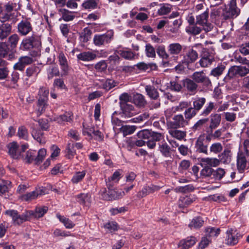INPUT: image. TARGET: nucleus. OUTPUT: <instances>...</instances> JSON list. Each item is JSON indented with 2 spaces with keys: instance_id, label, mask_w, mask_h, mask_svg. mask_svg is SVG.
<instances>
[{
  "instance_id": "nucleus-1",
  "label": "nucleus",
  "mask_w": 249,
  "mask_h": 249,
  "mask_svg": "<svg viewBox=\"0 0 249 249\" xmlns=\"http://www.w3.org/2000/svg\"><path fill=\"white\" fill-rule=\"evenodd\" d=\"M41 45L40 37L36 34L24 38L20 45V49L29 51L33 49H38Z\"/></svg>"
},
{
  "instance_id": "nucleus-2",
  "label": "nucleus",
  "mask_w": 249,
  "mask_h": 249,
  "mask_svg": "<svg viewBox=\"0 0 249 249\" xmlns=\"http://www.w3.org/2000/svg\"><path fill=\"white\" fill-rule=\"evenodd\" d=\"M5 213L12 218L15 225H19L25 221L29 220L32 215L33 214V211H25L22 214H19L17 211L10 210L5 211Z\"/></svg>"
},
{
  "instance_id": "nucleus-3",
  "label": "nucleus",
  "mask_w": 249,
  "mask_h": 249,
  "mask_svg": "<svg viewBox=\"0 0 249 249\" xmlns=\"http://www.w3.org/2000/svg\"><path fill=\"white\" fill-rule=\"evenodd\" d=\"M46 155L45 149H40L37 153L35 150H30L26 153L24 160L26 162L31 163L34 161L35 164H39L41 163Z\"/></svg>"
},
{
  "instance_id": "nucleus-4",
  "label": "nucleus",
  "mask_w": 249,
  "mask_h": 249,
  "mask_svg": "<svg viewBox=\"0 0 249 249\" xmlns=\"http://www.w3.org/2000/svg\"><path fill=\"white\" fill-rule=\"evenodd\" d=\"M107 186L108 189L107 193L105 188L100 192L102 198L105 200L120 199L125 195L124 191L113 189V187L110 183L107 184Z\"/></svg>"
},
{
  "instance_id": "nucleus-5",
  "label": "nucleus",
  "mask_w": 249,
  "mask_h": 249,
  "mask_svg": "<svg viewBox=\"0 0 249 249\" xmlns=\"http://www.w3.org/2000/svg\"><path fill=\"white\" fill-rule=\"evenodd\" d=\"M113 37V33L108 31L101 35H95L93 37V43L96 46H104L109 43Z\"/></svg>"
},
{
  "instance_id": "nucleus-6",
  "label": "nucleus",
  "mask_w": 249,
  "mask_h": 249,
  "mask_svg": "<svg viewBox=\"0 0 249 249\" xmlns=\"http://www.w3.org/2000/svg\"><path fill=\"white\" fill-rule=\"evenodd\" d=\"M209 17L208 10L205 11L202 14L196 16V23L203 26V29L206 32H208L213 29V25L211 23L208 22Z\"/></svg>"
},
{
  "instance_id": "nucleus-7",
  "label": "nucleus",
  "mask_w": 249,
  "mask_h": 249,
  "mask_svg": "<svg viewBox=\"0 0 249 249\" xmlns=\"http://www.w3.org/2000/svg\"><path fill=\"white\" fill-rule=\"evenodd\" d=\"M197 84L201 83L204 86L208 87L212 86V82L210 78L206 75V73L203 71H195L191 76Z\"/></svg>"
},
{
  "instance_id": "nucleus-8",
  "label": "nucleus",
  "mask_w": 249,
  "mask_h": 249,
  "mask_svg": "<svg viewBox=\"0 0 249 249\" xmlns=\"http://www.w3.org/2000/svg\"><path fill=\"white\" fill-rule=\"evenodd\" d=\"M18 32L22 36H26L33 32L31 23L27 19L22 20L17 26Z\"/></svg>"
},
{
  "instance_id": "nucleus-9",
  "label": "nucleus",
  "mask_w": 249,
  "mask_h": 249,
  "mask_svg": "<svg viewBox=\"0 0 249 249\" xmlns=\"http://www.w3.org/2000/svg\"><path fill=\"white\" fill-rule=\"evenodd\" d=\"M188 124V121L184 119L182 115H177L173 117L172 121L168 122L167 124L170 128L183 127Z\"/></svg>"
},
{
  "instance_id": "nucleus-10",
  "label": "nucleus",
  "mask_w": 249,
  "mask_h": 249,
  "mask_svg": "<svg viewBox=\"0 0 249 249\" xmlns=\"http://www.w3.org/2000/svg\"><path fill=\"white\" fill-rule=\"evenodd\" d=\"M182 84L190 95H194L197 92L198 85L193 79L186 78L182 80Z\"/></svg>"
},
{
  "instance_id": "nucleus-11",
  "label": "nucleus",
  "mask_w": 249,
  "mask_h": 249,
  "mask_svg": "<svg viewBox=\"0 0 249 249\" xmlns=\"http://www.w3.org/2000/svg\"><path fill=\"white\" fill-rule=\"evenodd\" d=\"M16 5V3H13L10 2H8L4 5V13L1 17V19L3 21H8L13 18L14 15L13 12Z\"/></svg>"
},
{
  "instance_id": "nucleus-12",
  "label": "nucleus",
  "mask_w": 249,
  "mask_h": 249,
  "mask_svg": "<svg viewBox=\"0 0 249 249\" xmlns=\"http://www.w3.org/2000/svg\"><path fill=\"white\" fill-rule=\"evenodd\" d=\"M7 148L9 154L13 159H18L21 157V152L16 142L9 143L7 145Z\"/></svg>"
},
{
  "instance_id": "nucleus-13",
  "label": "nucleus",
  "mask_w": 249,
  "mask_h": 249,
  "mask_svg": "<svg viewBox=\"0 0 249 249\" xmlns=\"http://www.w3.org/2000/svg\"><path fill=\"white\" fill-rule=\"evenodd\" d=\"M120 107L123 115L124 117L130 118L136 115L138 113L135 107L130 104L122 105Z\"/></svg>"
},
{
  "instance_id": "nucleus-14",
  "label": "nucleus",
  "mask_w": 249,
  "mask_h": 249,
  "mask_svg": "<svg viewBox=\"0 0 249 249\" xmlns=\"http://www.w3.org/2000/svg\"><path fill=\"white\" fill-rule=\"evenodd\" d=\"M183 49L182 46L179 43H172L167 47V52L169 54V56L171 55L174 58L179 55Z\"/></svg>"
},
{
  "instance_id": "nucleus-15",
  "label": "nucleus",
  "mask_w": 249,
  "mask_h": 249,
  "mask_svg": "<svg viewBox=\"0 0 249 249\" xmlns=\"http://www.w3.org/2000/svg\"><path fill=\"white\" fill-rule=\"evenodd\" d=\"M58 59L61 69V75H67L69 71V67L67 59L63 53L61 52L59 53Z\"/></svg>"
},
{
  "instance_id": "nucleus-16",
  "label": "nucleus",
  "mask_w": 249,
  "mask_h": 249,
  "mask_svg": "<svg viewBox=\"0 0 249 249\" xmlns=\"http://www.w3.org/2000/svg\"><path fill=\"white\" fill-rule=\"evenodd\" d=\"M183 63L189 65L195 62L198 58V53L193 49H189L183 56Z\"/></svg>"
},
{
  "instance_id": "nucleus-17",
  "label": "nucleus",
  "mask_w": 249,
  "mask_h": 249,
  "mask_svg": "<svg viewBox=\"0 0 249 249\" xmlns=\"http://www.w3.org/2000/svg\"><path fill=\"white\" fill-rule=\"evenodd\" d=\"M12 25L8 23H2L0 25V39H6L12 32Z\"/></svg>"
},
{
  "instance_id": "nucleus-18",
  "label": "nucleus",
  "mask_w": 249,
  "mask_h": 249,
  "mask_svg": "<svg viewBox=\"0 0 249 249\" xmlns=\"http://www.w3.org/2000/svg\"><path fill=\"white\" fill-rule=\"evenodd\" d=\"M7 56L9 59H12L14 57V54L10 52L9 46L7 43L0 42V56L5 58Z\"/></svg>"
},
{
  "instance_id": "nucleus-19",
  "label": "nucleus",
  "mask_w": 249,
  "mask_h": 249,
  "mask_svg": "<svg viewBox=\"0 0 249 249\" xmlns=\"http://www.w3.org/2000/svg\"><path fill=\"white\" fill-rule=\"evenodd\" d=\"M204 136H200L196 141L195 147L197 152L207 154L208 153L207 145L204 144Z\"/></svg>"
},
{
  "instance_id": "nucleus-20",
  "label": "nucleus",
  "mask_w": 249,
  "mask_h": 249,
  "mask_svg": "<svg viewBox=\"0 0 249 249\" xmlns=\"http://www.w3.org/2000/svg\"><path fill=\"white\" fill-rule=\"evenodd\" d=\"M72 119L73 116L71 112H65L62 115L54 117L52 119L59 124H65L66 122H71L72 121Z\"/></svg>"
},
{
  "instance_id": "nucleus-21",
  "label": "nucleus",
  "mask_w": 249,
  "mask_h": 249,
  "mask_svg": "<svg viewBox=\"0 0 249 249\" xmlns=\"http://www.w3.org/2000/svg\"><path fill=\"white\" fill-rule=\"evenodd\" d=\"M196 239L194 236L188 237L186 239L181 240L179 244L178 247L182 249H188L196 243Z\"/></svg>"
},
{
  "instance_id": "nucleus-22",
  "label": "nucleus",
  "mask_w": 249,
  "mask_h": 249,
  "mask_svg": "<svg viewBox=\"0 0 249 249\" xmlns=\"http://www.w3.org/2000/svg\"><path fill=\"white\" fill-rule=\"evenodd\" d=\"M159 150L162 155L165 158L171 157L172 150L167 143L163 141L159 145Z\"/></svg>"
},
{
  "instance_id": "nucleus-23",
  "label": "nucleus",
  "mask_w": 249,
  "mask_h": 249,
  "mask_svg": "<svg viewBox=\"0 0 249 249\" xmlns=\"http://www.w3.org/2000/svg\"><path fill=\"white\" fill-rule=\"evenodd\" d=\"M77 201L81 205L89 206L91 202V195L89 193H81L75 196Z\"/></svg>"
},
{
  "instance_id": "nucleus-24",
  "label": "nucleus",
  "mask_w": 249,
  "mask_h": 249,
  "mask_svg": "<svg viewBox=\"0 0 249 249\" xmlns=\"http://www.w3.org/2000/svg\"><path fill=\"white\" fill-rule=\"evenodd\" d=\"M39 70L37 66L32 65L28 67L25 71V76L27 77L25 79V81L26 84H30L28 83V81L30 77L35 76H36L39 73Z\"/></svg>"
},
{
  "instance_id": "nucleus-25",
  "label": "nucleus",
  "mask_w": 249,
  "mask_h": 249,
  "mask_svg": "<svg viewBox=\"0 0 249 249\" xmlns=\"http://www.w3.org/2000/svg\"><path fill=\"white\" fill-rule=\"evenodd\" d=\"M249 72V64L234 66V74L244 76Z\"/></svg>"
},
{
  "instance_id": "nucleus-26",
  "label": "nucleus",
  "mask_w": 249,
  "mask_h": 249,
  "mask_svg": "<svg viewBox=\"0 0 249 249\" xmlns=\"http://www.w3.org/2000/svg\"><path fill=\"white\" fill-rule=\"evenodd\" d=\"M44 194V191L42 189H36L32 192L27 193L23 196V198L26 201L36 199L38 196Z\"/></svg>"
},
{
  "instance_id": "nucleus-27",
  "label": "nucleus",
  "mask_w": 249,
  "mask_h": 249,
  "mask_svg": "<svg viewBox=\"0 0 249 249\" xmlns=\"http://www.w3.org/2000/svg\"><path fill=\"white\" fill-rule=\"evenodd\" d=\"M79 60L84 61H89L94 60L96 57V55L90 52H84L77 55Z\"/></svg>"
},
{
  "instance_id": "nucleus-28",
  "label": "nucleus",
  "mask_w": 249,
  "mask_h": 249,
  "mask_svg": "<svg viewBox=\"0 0 249 249\" xmlns=\"http://www.w3.org/2000/svg\"><path fill=\"white\" fill-rule=\"evenodd\" d=\"M204 221L200 216L194 217L188 225V227L191 229H198L201 228L204 224Z\"/></svg>"
},
{
  "instance_id": "nucleus-29",
  "label": "nucleus",
  "mask_w": 249,
  "mask_h": 249,
  "mask_svg": "<svg viewBox=\"0 0 249 249\" xmlns=\"http://www.w3.org/2000/svg\"><path fill=\"white\" fill-rule=\"evenodd\" d=\"M214 58L209 55L204 54L199 60V64L201 67L206 68L210 66L214 61Z\"/></svg>"
},
{
  "instance_id": "nucleus-30",
  "label": "nucleus",
  "mask_w": 249,
  "mask_h": 249,
  "mask_svg": "<svg viewBox=\"0 0 249 249\" xmlns=\"http://www.w3.org/2000/svg\"><path fill=\"white\" fill-rule=\"evenodd\" d=\"M134 104L139 107H143L146 104L144 97L141 94L136 93L133 97Z\"/></svg>"
},
{
  "instance_id": "nucleus-31",
  "label": "nucleus",
  "mask_w": 249,
  "mask_h": 249,
  "mask_svg": "<svg viewBox=\"0 0 249 249\" xmlns=\"http://www.w3.org/2000/svg\"><path fill=\"white\" fill-rule=\"evenodd\" d=\"M177 129V128H170V129L169 130L168 132L172 137L178 140H181L186 137V132Z\"/></svg>"
},
{
  "instance_id": "nucleus-32",
  "label": "nucleus",
  "mask_w": 249,
  "mask_h": 249,
  "mask_svg": "<svg viewBox=\"0 0 249 249\" xmlns=\"http://www.w3.org/2000/svg\"><path fill=\"white\" fill-rule=\"evenodd\" d=\"M115 53L120 54L123 58L126 60H131L134 59L135 54L130 50H116Z\"/></svg>"
},
{
  "instance_id": "nucleus-33",
  "label": "nucleus",
  "mask_w": 249,
  "mask_h": 249,
  "mask_svg": "<svg viewBox=\"0 0 249 249\" xmlns=\"http://www.w3.org/2000/svg\"><path fill=\"white\" fill-rule=\"evenodd\" d=\"M59 11L62 15V18L59 19V20L62 19L65 21H69L72 20L75 18V16L72 14V12L67 9H60Z\"/></svg>"
},
{
  "instance_id": "nucleus-34",
  "label": "nucleus",
  "mask_w": 249,
  "mask_h": 249,
  "mask_svg": "<svg viewBox=\"0 0 249 249\" xmlns=\"http://www.w3.org/2000/svg\"><path fill=\"white\" fill-rule=\"evenodd\" d=\"M200 161L202 162L201 165H209L210 166L215 167L218 166L220 163L219 160L216 158H201Z\"/></svg>"
},
{
  "instance_id": "nucleus-35",
  "label": "nucleus",
  "mask_w": 249,
  "mask_h": 249,
  "mask_svg": "<svg viewBox=\"0 0 249 249\" xmlns=\"http://www.w3.org/2000/svg\"><path fill=\"white\" fill-rule=\"evenodd\" d=\"M145 89L147 95L151 98L156 100L159 97V92L154 86L146 85Z\"/></svg>"
},
{
  "instance_id": "nucleus-36",
  "label": "nucleus",
  "mask_w": 249,
  "mask_h": 249,
  "mask_svg": "<svg viewBox=\"0 0 249 249\" xmlns=\"http://www.w3.org/2000/svg\"><path fill=\"white\" fill-rule=\"evenodd\" d=\"M32 135L40 143H44L45 142V138L43 137V133L41 130L33 128L32 131Z\"/></svg>"
},
{
  "instance_id": "nucleus-37",
  "label": "nucleus",
  "mask_w": 249,
  "mask_h": 249,
  "mask_svg": "<svg viewBox=\"0 0 249 249\" xmlns=\"http://www.w3.org/2000/svg\"><path fill=\"white\" fill-rule=\"evenodd\" d=\"M156 52L158 55L162 59L168 60L169 58V54L168 52H166L164 45H158L156 48Z\"/></svg>"
},
{
  "instance_id": "nucleus-38",
  "label": "nucleus",
  "mask_w": 249,
  "mask_h": 249,
  "mask_svg": "<svg viewBox=\"0 0 249 249\" xmlns=\"http://www.w3.org/2000/svg\"><path fill=\"white\" fill-rule=\"evenodd\" d=\"M100 0H87L82 4V6L85 9H94L97 8Z\"/></svg>"
},
{
  "instance_id": "nucleus-39",
  "label": "nucleus",
  "mask_w": 249,
  "mask_h": 249,
  "mask_svg": "<svg viewBox=\"0 0 249 249\" xmlns=\"http://www.w3.org/2000/svg\"><path fill=\"white\" fill-rule=\"evenodd\" d=\"M19 40V36L17 34H14L9 36L8 39L9 46L12 49H15Z\"/></svg>"
},
{
  "instance_id": "nucleus-40",
  "label": "nucleus",
  "mask_w": 249,
  "mask_h": 249,
  "mask_svg": "<svg viewBox=\"0 0 249 249\" xmlns=\"http://www.w3.org/2000/svg\"><path fill=\"white\" fill-rule=\"evenodd\" d=\"M246 165V160L242 153L238 154L237 159V167L239 171L244 169Z\"/></svg>"
},
{
  "instance_id": "nucleus-41",
  "label": "nucleus",
  "mask_w": 249,
  "mask_h": 249,
  "mask_svg": "<svg viewBox=\"0 0 249 249\" xmlns=\"http://www.w3.org/2000/svg\"><path fill=\"white\" fill-rule=\"evenodd\" d=\"M119 105H124L128 104V102H131L132 98L131 96L127 93L124 92L121 94L119 98Z\"/></svg>"
},
{
  "instance_id": "nucleus-42",
  "label": "nucleus",
  "mask_w": 249,
  "mask_h": 249,
  "mask_svg": "<svg viewBox=\"0 0 249 249\" xmlns=\"http://www.w3.org/2000/svg\"><path fill=\"white\" fill-rule=\"evenodd\" d=\"M91 35L92 31L90 29L87 27L84 28L80 35L81 40L83 42H87L91 38Z\"/></svg>"
},
{
  "instance_id": "nucleus-43",
  "label": "nucleus",
  "mask_w": 249,
  "mask_h": 249,
  "mask_svg": "<svg viewBox=\"0 0 249 249\" xmlns=\"http://www.w3.org/2000/svg\"><path fill=\"white\" fill-rule=\"evenodd\" d=\"M47 100L42 99L41 98H39L37 103V115H40L43 112H44L47 107L48 105L47 104Z\"/></svg>"
},
{
  "instance_id": "nucleus-44",
  "label": "nucleus",
  "mask_w": 249,
  "mask_h": 249,
  "mask_svg": "<svg viewBox=\"0 0 249 249\" xmlns=\"http://www.w3.org/2000/svg\"><path fill=\"white\" fill-rule=\"evenodd\" d=\"M206 99L204 97L197 98L193 102V107L196 111L200 110L202 108L205 103H206Z\"/></svg>"
},
{
  "instance_id": "nucleus-45",
  "label": "nucleus",
  "mask_w": 249,
  "mask_h": 249,
  "mask_svg": "<svg viewBox=\"0 0 249 249\" xmlns=\"http://www.w3.org/2000/svg\"><path fill=\"white\" fill-rule=\"evenodd\" d=\"M221 121V116L219 114H215L211 116V122L210 125V128L215 129L220 124Z\"/></svg>"
},
{
  "instance_id": "nucleus-46",
  "label": "nucleus",
  "mask_w": 249,
  "mask_h": 249,
  "mask_svg": "<svg viewBox=\"0 0 249 249\" xmlns=\"http://www.w3.org/2000/svg\"><path fill=\"white\" fill-rule=\"evenodd\" d=\"M205 232L207 236H216L219 234L220 229L214 227H208L205 229Z\"/></svg>"
},
{
  "instance_id": "nucleus-47",
  "label": "nucleus",
  "mask_w": 249,
  "mask_h": 249,
  "mask_svg": "<svg viewBox=\"0 0 249 249\" xmlns=\"http://www.w3.org/2000/svg\"><path fill=\"white\" fill-rule=\"evenodd\" d=\"M231 151L228 149H226L219 157L223 162L229 163L231 160Z\"/></svg>"
},
{
  "instance_id": "nucleus-48",
  "label": "nucleus",
  "mask_w": 249,
  "mask_h": 249,
  "mask_svg": "<svg viewBox=\"0 0 249 249\" xmlns=\"http://www.w3.org/2000/svg\"><path fill=\"white\" fill-rule=\"evenodd\" d=\"M48 210V208L46 206H42L37 207L36 209L35 212H33V214L32 216H34L36 218H40L44 215V214L47 213Z\"/></svg>"
},
{
  "instance_id": "nucleus-49",
  "label": "nucleus",
  "mask_w": 249,
  "mask_h": 249,
  "mask_svg": "<svg viewBox=\"0 0 249 249\" xmlns=\"http://www.w3.org/2000/svg\"><path fill=\"white\" fill-rule=\"evenodd\" d=\"M225 173V172L224 169L221 168H218L215 170L213 169L212 178L216 180H220L224 175Z\"/></svg>"
},
{
  "instance_id": "nucleus-50",
  "label": "nucleus",
  "mask_w": 249,
  "mask_h": 249,
  "mask_svg": "<svg viewBox=\"0 0 249 249\" xmlns=\"http://www.w3.org/2000/svg\"><path fill=\"white\" fill-rule=\"evenodd\" d=\"M233 242V230L231 228L229 229L226 232L225 236V244L231 245Z\"/></svg>"
},
{
  "instance_id": "nucleus-51",
  "label": "nucleus",
  "mask_w": 249,
  "mask_h": 249,
  "mask_svg": "<svg viewBox=\"0 0 249 249\" xmlns=\"http://www.w3.org/2000/svg\"><path fill=\"white\" fill-rule=\"evenodd\" d=\"M178 77H176L175 80L171 81L170 83V89L172 90H174L175 91L179 92L182 89L181 85L178 83Z\"/></svg>"
},
{
  "instance_id": "nucleus-52",
  "label": "nucleus",
  "mask_w": 249,
  "mask_h": 249,
  "mask_svg": "<svg viewBox=\"0 0 249 249\" xmlns=\"http://www.w3.org/2000/svg\"><path fill=\"white\" fill-rule=\"evenodd\" d=\"M135 126L123 125L121 128V131L124 135H127L132 134L136 130Z\"/></svg>"
},
{
  "instance_id": "nucleus-53",
  "label": "nucleus",
  "mask_w": 249,
  "mask_h": 249,
  "mask_svg": "<svg viewBox=\"0 0 249 249\" xmlns=\"http://www.w3.org/2000/svg\"><path fill=\"white\" fill-rule=\"evenodd\" d=\"M145 52L147 57L152 58L156 57L155 49L150 44H147L146 45Z\"/></svg>"
},
{
  "instance_id": "nucleus-54",
  "label": "nucleus",
  "mask_w": 249,
  "mask_h": 249,
  "mask_svg": "<svg viewBox=\"0 0 249 249\" xmlns=\"http://www.w3.org/2000/svg\"><path fill=\"white\" fill-rule=\"evenodd\" d=\"M10 183L9 181L4 180L0 182V195L8 192Z\"/></svg>"
},
{
  "instance_id": "nucleus-55",
  "label": "nucleus",
  "mask_w": 249,
  "mask_h": 249,
  "mask_svg": "<svg viewBox=\"0 0 249 249\" xmlns=\"http://www.w3.org/2000/svg\"><path fill=\"white\" fill-rule=\"evenodd\" d=\"M196 200V197L193 196H187L182 197L180 199V201L182 202L183 207H186Z\"/></svg>"
},
{
  "instance_id": "nucleus-56",
  "label": "nucleus",
  "mask_w": 249,
  "mask_h": 249,
  "mask_svg": "<svg viewBox=\"0 0 249 249\" xmlns=\"http://www.w3.org/2000/svg\"><path fill=\"white\" fill-rule=\"evenodd\" d=\"M202 29L200 27H197L196 24L190 26L187 28L186 31L193 35L196 36L200 33Z\"/></svg>"
},
{
  "instance_id": "nucleus-57",
  "label": "nucleus",
  "mask_w": 249,
  "mask_h": 249,
  "mask_svg": "<svg viewBox=\"0 0 249 249\" xmlns=\"http://www.w3.org/2000/svg\"><path fill=\"white\" fill-rule=\"evenodd\" d=\"M196 110L192 107L188 108L184 112L185 119L190 120L196 114Z\"/></svg>"
},
{
  "instance_id": "nucleus-58",
  "label": "nucleus",
  "mask_w": 249,
  "mask_h": 249,
  "mask_svg": "<svg viewBox=\"0 0 249 249\" xmlns=\"http://www.w3.org/2000/svg\"><path fill=\"white\" fill-rule=\"evenodd\" d=\"M116 82L111 79H108L103 84V88L106 90H108L116 86Z\"/></svg>"
},
{
  "instance_id": "nucleus-59",
  "label": "nucleus",
  "mask_w": 249,
  "mask_h": 249,
  "mask_svg": "<svg viewBox=\"0 0 249 249\" xmlns=\"http://www.w3.org/2000/svg\"><path fill=\"white\" fill-rule=\"evenodd\" d=\"M225 66L221 65L220 66H217L216 68L213 69L211 72V75L215 76L218 77L220 76L225 70Z\"/></svg>"
},
{
  "instance_id": "nucleus-60",
  "label": "nucleus",
  "mask_w": 249,
  "mask_h": 249,
  "mask_svg": "<svg viewBox=\"0 0 249 249\" xmlns=\"http://www.w3.org/2000/svg\"><path fill=\"white\" fill-rule=\"evenodd\" d=\"M86 173L85 171L79 172L73 176L71 179V181L73 183H77L81 181L85 176Z\"/></svg>"
},
{
  "instance_id": "nucleus-61",
  "label": "nucleus",
  "mask_w": 249,
  "mask_h": 249,
  "mask_svg": "<svg viewBox=\"0 0 249 249\" xmlns=\"http://www.w3.org/2000/svg\"><path fill=\"white\" fill-rule=\"evenodd\" d=\"M94 68L97 71L102 72L106 70L107 64L105 61L102 60L97 63Z\"/></svg>"
},
{
  "instance_id": "nucleus-62",
  "label": "nucleus",
  "mask_w": 249,
  "mask_h": 249,
  "mask_svg": "<svg viewBox=\"0 0 249 249\" xmlns=\"http://www.w3.org/2000/svg\"><path fill=\"white\" fill-rule=\"evenodd\" d=\"M214 107V105L213 102H210L206 106L205 108L201 113V115L206 116L208 115Z\"/></svg>"
},
{
  "instance_id": "nucleus-63",
  "label": "nucleus",
  "mask_w": 249,
  "mask_h": 249,
  "mask_svg": "<svg viewBox=\"0 0 249 249\" xmlns=\"http://www.w3.org/2000/svg\"><path fill=\"white\" fill-rule=\"evenodd\" d=\"M59 75V71L57 67H53L49 69L48 74V78L49 79L53 78L54 76H57Z\"/></svg>"
},
{
  "instance_id": "nucleus-64",
  "label": "nucleus",
  "mask_w": 249,
  "mask_h": 249,
  "mask_svg": "<svg viewBox=\"0 0 249 249\" xmlns=\"http://www.w3.org/2000/svg\"><path fill=\"white\" fill-rule=\"evenodd\" d=\"M171 10V7L169 5L164 4L158 10V13L160 15H166L170 12Z\"/></svg>"
}]
</instances>
